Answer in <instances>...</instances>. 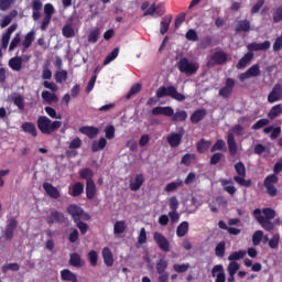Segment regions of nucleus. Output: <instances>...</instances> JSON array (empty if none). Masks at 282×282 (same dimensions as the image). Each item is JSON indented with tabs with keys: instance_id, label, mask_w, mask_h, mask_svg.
<instances>
[{
	"instance_id": "nucleus-22",
	"label": "nucleus",
	"mask_w": 282,
	"mask_h": 282,
	"mask_svg": "<svg viewBox=\"0 0 282 282\" xmlns=\"http://www.w3.org/2000/svg\"><path fill=\"white\" fill-rule=\"evenodd\" d=\"M31 8L33 11L32 13L33 21H39V19H41V10H43V2H41V0H32Z\"/></svg>"
},
{
	"instance_id": "nucleus-1",
	"label": "nucleus",
	"mask_w": 282,
	"mask_h": 282,
	"mask_svg": "<svg viewBox=\"0 0 282 282\" xmlns=\"http://www.w3.org/2000/svg\"><path fill=\"white\" fill-rule=\"evenodd\" d=\"M67 213L70 215L76 228H78L80 235H87V230H89V225H87L85 221L91 220V215L87 214L83 207L70 204L67 207Z\"/></svg>"
},
{
	"instance_id": "nucleus-58",
	"label": "nucleus",
	"mask_w": 282,
	"mask_h": 282,
	"mask_svg": "<svg viewBox=\"0 0 282 282\" xmlns=\"http://www.w3.org/2000/svg\"><path fill=\"white\" fill-rule=\"evenodd\" d=\"M216 257H224L226 254V241H220L215 248Z\"/></svg>"
},
{
	"instance_id": "nucleus-16",
	"label": "nucleus",
	"mask_w": 282,
	"mask_h": 282,
	"mask_svg": "<svg viewBox=\"0 0 282 282\" xmlns=\"http://www.w3.org/2000/svg\"><path fill=\"white\" fill-rule=\"evenodd\" d=\"M282 98V86L281 84H275L272 90L268 95V102H279Z\"/></svg>"
},
{
	"instance_id": "nucleus-40",
	"label": "nucleus",
	"mask_w": 282,
	"mask_h": 282,
	"mask_svg": "<svg viewBox=\"0 0 282 282\" xmlns=\"http://www.w3.org/2000/svg\"><path fill=\"white\" fill-rule=\"evenodd\" d=\"M220 184L224 187V191H226V193H228L229 195H235V193H237V187H235L234 185H228L234 184L232 180H221Z\"/></svg>"
},
{
	"instance_id": "nucleus-17",
	"label": "nucleus",
	"mask_w": 282,
	"mask_h": 282,
	"mask_svg": "<svg viewBox=\"0 0 282 282\" xmlns=\"http://www.w3.org/2000/svg\"><path fill=\"white\" fill-rule=\"evenodd\" d=\"M248 52H267L270 50V41H264L262 43L252 42L247 45Z\"/></svg>"
},
{
	"instance_id": "nucleus-61",
	"label": "nucleus",
	"mask_w": 282,
	"mask_h": 282,
	"mask_svg": "<svg viewBox=\"0 0 282 282\" xmlns=\"http://www.w3.org/2000/svg\"><path fill=\"white\" fill-rule=\"evenodd\" d=\"M188 268H191V264H188V263L174 264L173 265L174 272H177L178 274H182L184 272H188Z\"/></svg>"
},
{
	"instance_id": "nucleus-3",
	"label": "nucleus",
	"mask_w": 282,
	"mask_h": 282,
	"mask_svg": "<svg viewBox=\"0 0 282 282\" xmlns=\"http://www.w3.org/2000/svg\"><path fill=\"white\" fill-rule=\"evenodd\" d=\"M36 127L43 135H52L63 127L61 121H52L47 116L37 117Z\"/></svg>"
},
{
	"instance_id": "nucleus-51",
	"label": "nucleus",
	"mask_w": 282,
	"mask_h": 282,
	"mask_svg": "<svg viewBox=\"0 0 282 282\" xmlns=\"http://www.w3.org/2000/svg\"><path fill=\"white\" fill-rule=\"evenodd\" d=\"M236 32H250V21L241 20L236 26Z\"/></svg>"
},
{
	"instance_id": "nucleus-30",
	"label": "nucleus",
	"mask_w": 282,
	"mask_h": 282,
	"mask_svg": "<svg viewBox=\"0 0 282 282\" xmlns=\"http://www.w3.org/2000/svg\"><path fill=\"white\" fill-rule=\"evenodd\" d=\"M68 263L73 268H83L85 265V261H83V258L77 252L70 253Z\"/></svg>"
},
{
	"instance_id": "nucleus-56",
	"label": "nucleus",
	"mask_w": 282,
	"mask_h": 282,
	"mask_svg": "<svg viewBox=\"0 0 282 282\" xmlns=\"http://www.w3.org/2000/svg\"><path fill=\"white\" fill-rule=\"evenodd\" d=\"M247 73L249 74L250 78H257V76H261V68L259 67V64H254L247 69Z\"/></svg>"
},
{
	"instance_id": "nucleus-47",
	"label": "nucleus",
	"mask_w": 282,
	"mask_h": 282,
	"mask_svg": "<svg viewBox=\"0 0 282 282\" xmlns=\"http://www.w3.org/2000/svg\"><path fill=\"white\" fill-rule=\"evenodd\" d=\"M19 270H21V265H19V263H17V262L2 265L3 274H8V272H10V271L19 272Z\"/></svg>"
},
{
	"instance_id": "nucleus-43",
	"label": "nucleus",
	"mask_w": 282,
	"mask_h": 282,
	"mask_svg": "<svg viewBox=\"0 0 282 282\" xmlns=\"http://www.w3.org/2000/svg\"><path fill=\"white\" fill-rule=\"evenodd\" d=\"M12 102L20 111H25V99L22 95L12 97Z\"/></svg>"
},
{
	"instance_id": "nucleus-53",
	"label": "nucleus",
	"mask_w": 282,
	"mask_h": 282,
	"mask_svg": "<svg viewBox=\"0 0 282 282\" xmlns=\"http://www.w3.org/2000/svg\"><path fill=\"white\" fill-rule=\"evenodd\" d=\"M141 90H142L141 84L132 85L129 93L126 95L127 100H130V98L135 96V94H140Z\"/></svg>"
},
{
	"instance_id": "nucleus-37",
	"label": "nucleus",
	"mask_w": 282,
	"mask_h": 282,
	"mask_svg": "<svg viewBox=\"0 0 282 282\" xmlns=\"http://www.w3.org/2000/svg\"><path fill=\"white\" fill-rule=\"evenodd\" d=\"M210 144H213L212 141H208L206 139H200L197 143H196V149L198 153H206V151H208V149H210Z\"/></svg>"
},
{
	"instance_id": "nucleus-34",
	"label": "nucleus",
	"mask_w": 282,
	"mask_h": 282,
	"mask_svg": "<svg viewBox=\"0 0 282 282\" xmlns=\"http://www.w3.org/2000/svg\"><path fill=\"white\" fill-rule=\"evenodd\" d=\"M144 184V174H137L134 182L130 183V191L138 192Z\"/></svg>"
},
{
	"instance_id": "nucleus-49",
	"label": "nucleus",
	"mask_w": 282,
	"mask_h": 282,
	"mask_svg": "<svg viewBox=\"0 0 282 282\" xmlns=\"http://www.w3.org/2000/svg\"><path fill=\"white\" fill-rule=\"evenodd\" d=\"M180 186H184V181L177 180V182H171L165 186V192L173 193V191H177Z\"/></svg>"
},
{
	"instance_id": "nucleus-11",
	"label": "nucleus",
	"mask_w": 282,
	"mask_h": 282,
	"mask_svg": "<svg viewBox=\"0 0 282 282\" xmlns=\"http://www.w3.org/2000/svg\"><path fill=\"white\" fill-rule=\"evenodd\" d=\"M46 224L53 226V224H65L67 218L64 213L58 212L57 209H51L50 214L46 216Z\"/></svg>"
},
{
	"instance_id": "nucleus-46",
	"label": "nucleus",
	"mask_w": 282,
	"mask_h": 282,
	"mask_svg": "<svg viewBox=\"0 0 282 282\" xmlns=\"http://www.w3.org/2000/svg\"><path fill=\"white\" fill-rule=\"evenodd\" d=\"M62 34L65 39H74L76 36V31L72 24H65L62 29Z\"/></svg>"
},
{
	"instance_id": "nucleus-60",
	"label": "nucleus",
	"mask_w": 282,
	"mask_h": 282,
	"mask_svg": "<svg viewBox=\"0 0 282 282\" xmlns=\"http://www.w3.org/2000/svg\"><path fill=\"white\" fill-rule=\"evenodd\" d=\"M185 39L187 41H192V42H196V41H199V36L197 35V31L193 30V29H189L186 34H185Z\"/></svg>"
},
{
	"instance_id": "nucleus-21",
	"label": "nucleus",
	"mask_w": 282,
	"mask_h": 282,
	"mask_svg": "<svg viewBox=\"0 0 282 282\" xmlns=\"http://www.w3.org/2000/svg\"><path fill=\"white\" fill-rule=\"evenodd\" d=\"M254 58V53L247 52L238 62L236 65L237 69H246L250 63H252V59Z\"/></svg>"
},
{
	"instance_id": "nucleus-20",
	"label": "nucleus",
	"mask_w": 282,
	"mask_h": 282,
	"mask_svg": "<svg viewBox=\"0 0 282 282\" xmlns=\"http://www.w3.org/2000/svg\"><path fill=\"white\" fill-rule=\"evenodd\" d=\"M182 138H184V133L172 132L170 135H167V144H170L172 149H176V147L182 144Z\"/></svg>"
},
{
	"instance_id": "nucleus-54",
	"label": "nucleus",
	"mask_w": 282,
	"mask_h": 282,
	"mask_svg": "<svg viewBox=\"0 0 282 282\" xmlns=\"http://www.w3.org/2000/svg\"><path fill=\"white\" fill-rule=\"evenodd\" d=\"M88 261L93 268L98 265V252L96 250H91L87 254Z\"/></svg>"
},
{
	"instance_id": "nucleus-33",
	"label": "nucleus",
	"mask_w": 282,
	"mask_h": 282,
	"mask_svg": "<svg viewBox=\"0 0 282 282\" xmlns=\"http://www.w3.org/2000/svg\"><path fill=\"white\" fill-rule=\"evenodd\" d=\"M61 279L62 281L78 282V275H76V273L72 272L69 269H64L61 271Z\"/></svg>"
},
{
	"instance_id": "nucleus-26",
	"label": "nucleus",
	"mask_w": 282,
	"mask_h": 282,
	"mask_svg": "<svg viewBox=\"0 0 282 282\" xmlns=\"http://www.w3.org/2000/svg\"><path fill=\"white\" fill-rule=\"evenodd\" d=\"M227 144H228L229 155H231V158H235L238 151L237 141L235 140V134L229 133L227 135Z\"/></svg>"
},
{
	"instance_id": "nucleus-41",
	"label": "nucleus",
	"mask_w": 282,
	"mask_h": 282,
	"mask_svg": "<svg viewBox=\"0 0 282 282\" xmlns=\"http://www.w3.org/2000/svg\"><path fill=\"white\" fill-rule=\"evenodd\" d=\"M282 113V105L278 104L271 108V110L268 112V118L270 120H274L275 118H279Z\"/></svg>"
},
{
	"instance_id": "nucleus-48",
	"label": "nucleus",
	"mask_w": 282,
	"mask_h": 282,
	"mask_svg": "<svg viewBox=\"0 0 282 282\" xmlns=\"http://www.w3.org/2000/svg\"><path fill=\"white\" fill-rule=\"evenodd\" d=\"M246 254H247L246 250H239V251L232 252L229 254L228 261H231V262L240 261V259H243Z\"/></svg>"
},
{
	"instance_id": "nucleus-4",
	"label": "nucleus",
	"mask_w": 282,
	"mask_h": 282,
	"mask_svg": "<svg viewBox=\"0 0 282 282\" xmlns=\"http://www.w3.org/2000/svg\"><path fill=\"white\" fill-rule=\"evenodd\" d=\"M165 96L173 98V100H177V102H184V100H186V96H184V94L178 93L175 86H161L156 90V98H165Z\"/></svg>"
},
{
	"instance_id": "nucleus-15",
	"label": "nucleus",
	"mask_w": 282,
	"mask_h": 282,
	"mask_svg": "<svg viewBox=\"0 0 282 282\" xmlns=\"http://www.w3.org/2000/svg\"><path fill=\"white\" fill-rule=\"evenodd\" d=\"M227 62L228 54H226L224 51H218L210 56V62L207 65L208 67H210V65H225Z\"/></svg>"
},
{
	"instance_id": "nucleus-38",
	"label": "nucleus",
	"mask_w": 282,
	"mask_h": 282,
	"mask_svg": "<svg viewBox=\"0 0 282 282\" xmlns=\"http://www.w3.org/2000/svg\"><path fill=\"white\" fill-rule=\"evenodd\" d=\"M79 177L86 182H94V171L89 167L79 170Z\"/></svg>"
},
{
	"instance_id": "nucleus-62",
	"label": "nucleus",
	"mask_w": 282,
	"mask_h": 282,
	"mask_svg": "<svg viewBox=\"0 0 282 282\" xmlns=\"http://www.w3.org/2000/svg\"><path fill=\"white\" fill-rule=\"evenodd\" d=\"M56 83H65L67 80V70H58L55 74Z\"/></svg>"
},
{
	"instance_id": "nucleus-27",
	"label": "nucleus",
	"mask_w": 282,
	"mask_h": 282,
	"mask_svg": "<svg viewBox=\"0 0 282 282\" xmlns=\"http://www.w3.org/2000/svg\"><path fill=\"white\" fill-rule=\"evenodd\" d=\"M206 116V109H197L191 115L189 120L192 124H198V122H202Z\"/></svg>"
},
{
	"instance_id": "nucleus-29",
	"label": "nucleus",
	"mask_w": 282,
	"mask_h": 282,
	"mask_svg": "<svg viewBox=\"0 0 282 282\" xmlns=\"http://www.w3.org/2000/svg\"><path fill=\"white\" fill-rule=\"evenodd\" d=\"M105 265L111 268L113 265V253L109 247H105L101 251Z\"/></svg>"
},
{
	"instance_id": "nucleus-31",
	"label": "nucleus",
	"mask_w": 282,
	"mask_h": 282,
	"mask_svg": "<svg viewBox=\"0 0 282 282\" xmlns=\"http://www.w3.org/2000/svg\"><path fill=\"white\" fill-rule=\"evenodd\" d=\"M9 67L13 72H21L23 69V58L19 56L12 57L9 59Z\"/></svg>"
},
{
	"instance_id": "nucleus-12",
	"label": "nucleus",
	"mask_w": 282,
	"mask_h": 282,
	"mask_svg": "<svg viewBox=\"0 0 282 282\" xmlns=\"http://www.w3.org/2000/svg\"><path fill=\"white\" fill-rule=\"evenodd\" d=\"M237 84V82L231 78L228 77L225 80V86L223 88L219 89L218 95L220 96V98H229L232 96V93L235 91V85Z\"/></svg>"
},
{
	"instance_id": "nucleus-59",
	"label": "nucleus",
	"mask_w": 282,
	"mask_h": 282,
	"mask_svg": "<svg viewBox=\"0 0 282 282\" xmlns=\"http://www.w3.org/2000/svg\"><path fill=\"white\" fill-rule=\"evenodd\" d=\"M263 241V231L257 230L252 235V243L253 246H259Z\"/></svg>"
},
{
	"instance_id": "nucleus-24",
	"label": "nucleus",
	"mask_w": 282,
	"mask_h": 282,
	"mask_svg": "<svg viewBox=\"0 0 282 282\" xmlns=\"http://www.w3.org/2000/svg\"><path fill=\"white\" fill-rule=\"evenodd\" d=\"M173 22V15L167 14L161 19L160 23V34L164 36L166 32H169V29L171 28V23Z\"/></svg>"
},
{
	"instance_id": "nucleus-55",
	"label": "nucleus",
	"mask_w": 282,
	"mask_h": 282,
	"mask_svg": "<svg viewBox=\"0 0 282 282\" xmlns=\"http://www.w3.org/2000/svg\"><path fill=\"white\" fill-rule=\"evenodd\" d=\"M193 160H197V155L191 153L184 154L182 156L181 164H183L184 166H191Z\"/></svg>"
},
{
	"instance_id": "nucleus-2",
	"label": "nucleus",
	"mask_w": 282,
	"mask_h": 282,
	"mask_svg": "<svg viewBox=\"0 0 282 282\" xmlns=\"http://www.w3.org/2000/svg\"><path fill=\"white\" fill-rule=\"evenodd\" d=\"M152 116H166L167 118L172 117L173 122H184L188 118V112L186 110H173L171 106H158L152 109Z\"/></svg>"
},
{
	"instance_id": "nucleus-44",
	"label": "nucleus",
	"mask_w": 282,
	"mask_h": 282,
	"mask_svg": "<svg viewBox=\"0 0 282 282\" xmlns=\"http://www.w3.org/2000/svg\"><path fill=\"white\" fill-rule=\"evenodd\" d=\"M127 230V221L118 220L113 225V235H122Z\"/></svg>"
},
{
	"instance_id": "nucleus-13",
	"label": "nucleus",
	"mask_w": 282,
	"mask_h": 282,
	"mask_svg": "<svg viewBox=\"0 0 282 282\" xmlns=\"http://www.w3.org/2000/svg\"><path fill=\"white\" fill-rule=\"evenodd\" d=\"M153 239L162 252H171V242L162 235V232L155 231L153 234Z\"/></svg>"
},
{
	"instance_id": "nucleus-9",
	"label": "nucleus",
	"mask_w": 282,
	"mask_h": 282,
	"mask_svg": "<svg viewBox=\"0 0 282 282\" xmlns=\"http://www.w3.org/2000/svg\"><path fill=\"white\" fill-rule=\"evenodd\" d=\"M253 217H256L258 224H260L261 228H263V230H267V232H271V230H274V223H272V219H265V217L261 215V209H254Z\"/></svg>"
},
{
	"instance_id": "nucleus-5",
	"label": "nucleus",
	"mask_w": 282,
	"mask_h": 282,
	"mask_svg": "<svg viewBox=\"0 0 282 282\" xmlns=\"http://www.w3.org/2000/svg\"><path fill=\"white\" fill-rule=\"evenodd\" d=\"M235 171L237 173V176H234V182H236V184H239V186L250 188V186H252V181L246 180V165L243 164V162L236 163Z\"/></svg>"
},
{
	"instance_id": "nucleus-57",
	"label": "nucleus",
	"mask_w": 282,
	"mask_h": 282,
	"mask_svg": "<svg viewBox=\"0 0 282 282\" xmlns=\"http://www.w3.org/2000/svg\"><path fill=\"white\" fill-rule=\"evenodd\" d=\"M44 111H46V113H47V116H50V118H53L55 120H61L63 118V116L61 113L56 112V109H54L50 106H46L44 108Z\"/></svg>"
},
{
	"instance_id": "nucleus-63",
	"label": "nucleus",
	"mask_w": 282,
	"mask_h": 282,
	"mask_svg": "<svg viewBox=\"0 0 282 282\" xmlns=\"http://www.w3.org/2000/svg\"><path fill=\"white\" fill-rule=\"evenodd\" d=\"M279 239H281L279 234H274L273 237L269 240V247L272 248V250H276V248H279Z\"/></svg>"
},
{
	"instance_id": "nucleus-18",
	"label": "nucleus",
	"mask_w": 282,
	"mask_h": 282,
	"mask_svg": "<svg viewBox=\"0 0 282 282\" xmlns=\"http://www.w3.org/2000/svg\"><path fill=\"white\" fill-rule=\"evenodd\" d=\"M79 133H82L83 135H87L89 140H94V138H97L98 133H100V129L94 126H84L79 128Z\"/></svg>"
},
{
	"instance_id": "nucleus-14",
	"label": "nucleus",
	"mask_w": 282,
	"mask_h": 282,
	"mask_svg": "<svg viewBox=\"0 0 282 282\" xmlns=\"http://www.w3.org/2000/svg\"><path fill=\"white\" fill-rule=\"evenodd\" d=\"M55 9L52 3H46L44 6V19L42 20L40 30L45 31L47 30V25H50V22L52 21V17L54 15Z\"/></svg>"
},
{
	"instance_id": "nucleus-32",
	"label": "nucleus",
	"mask_w": 282,
	"mask_h": 282,
	"mask_svg": "<svg viewBox=\"0 0 282 282\" xmlns=\"http://www.w3.org/2000/svg\"><path fill=\"white\" fill-rule=\"evenodd\" d=\"M21 129L24 133H29V135H32V138H36V135H39V132L36 131V124H34L33 122L22 123Z\"/></svg>"
},
{
	"instance_id": "nucleus-39",
	"label": "nucleus",
	"mask_w": 282,
	"mask_h": 282,
	"mask_svg": "<svg viewBox=\"0 0 282 282\" xmlns=\"http://www.w3.org/2000/svg\"><path fill=\"white\" fill-rule=\"evenodd\" d=\"M107 147V139L100 138L98 141H94L91 143L93 153H98V151H102Z\"/></svg>"
},
{
	"instance_id": "nucleus-42",
	"label": "nucleus",
	"mask_w": 282,
	"mask_h": 282,
	"mask_svg": "<svg viewBox=\"0 0 282 282\" xmlns=\"http://www.w3.org/2000/svg\"><path fill=\"white\" fill-rule=\"evenodd\" d=\"M42 98L48 105H52V102H58V96H56V94L50 93L48 90L42 91Z\"/></svg>"
},
{
	"instance_id": "nucleus-35",
	"label": "nucleus",
	"mask_w": 282,
	"mask_h": 282,
	"mask_svg": "<svg viewBox=\"0 0 282 282\" xmlns=\"http://www.w3.org/2000/svg\"><path fill=\"white\" fill-rule=\"evenodd\" d=\"M263 133L270 134V140H276V138H279V135H281V127H275L274 126H269L267 128L263 129Z\"/></svg>"
},
{
	"instance_id": "nucleus-25",
	"label": "nucleus",
	"mask_w": 282,
	"mask_h": 282,
	"mask_svg": "<svg viewBox=\"0 0 282 282\" xmlns=\"http://www.w3.org/2000/svg\"><path fill=\"white\" fill-rule=\"evenodd\" d=\"M82 193H85V184L82 182H77L68 188V195L72 197H80Z\"/></svg>"
},
{
	"instance_id": "nucleus-45",
	"label": "nucleus",
	"mask_w": 282,
	"mask_h": 282,
	"mask_svg": "<svg viewBox=\"0 0 282 282\" xmlns=\"http://www.w3.org/2000/svg\"><path fill=\"white\" fill-rule=\"evenodd\" d=\"M188 235V221H182L176 228V236L182 238Z\"/></svg>"
},
{
	"instance_id": "nucleus-6",
	"label": "nucleus",
	"mask_w": 282,
	"mask_h": 282,
	"mask_svg": "<svg viewBox=\"0 0 282 282\" xmlns=\"http://www.w3.org/2000/svg\"><path fill=\"white\" fill-rule=\"evenodd\" d=\"M176 66L181 74H186V76H194V74H197V69H199V65L188 61L186 57L181 58Z\"/></svg>"
},
{
	"instance_id": "nucleus-64",
	"label": "nucleus",
	"mask_w": 282,
	"mask_h": 282,
	"mask_svg": "<svg viewBox=\"0 0 282 282\" xmlns=\"http://www.w3.org/2000/svg\"><path fill=\"white\" fill-rule=\"evenodd\" d=\"M273 23H281L282 21V6L278 7L273 13L272 18Z\"/></svg>"
},
{
	"instance_id": "nucleus-36",
	"label": "nucleus",
	"mask_w": 282,
	"mask_h": 282,
	"mask_svg": "<svg viewBox=\"0 0 282 282\" xmlns=\"http://www.w3.org/2000/svg\"><path fill=\"white\" fill-rule=\"evenodd\" d=\"M35 35H36V33L34 31L26 33V35L24 36V40L22 42L23 52H25V50H30L32 43H34Z\"/></svg>"
},
{
	"instance_id": "nucleus-10",
	"label": "nucleus",
	"mask_w": 282,
	"mask_h": 282,
	"mask_svg": "<svg viewBox=\"0 0 282 282\" xmlns=\"http://www.w3.org/2000/svg\"><path fill=\"white\" fill-rule=\"evenodd\" d=\"M155 269L159 274V282H169L170 274L166 272L169 262L164 259H160L156 261Z\"/></svg>"
},
{
	"instance_id": "nucleus-52",
	"label": "nucleus",
	"mask_w": 282,
	"mask_h": 282,
	"mask_svg": "<svg viewBox=\"0 0 282 282\" xmlns=\"http://www.w3.org/2000/svg\"><path fill=\"white\" fill-rule=\"evenodd\" d=\"M215 151H226V141L224 139H218L212 147L210 153H215Z\"/></svg>"
},
{
	"instance_id": "nucleus-8",
	"label": "nucleus",
	"mask_w": 282,
	"mask_h": 282,
	"mask_svg": "<svg viewBox=\"0 0 282 282\" xmlns=\"http://www.w3.org/2000/svg\"><path fill=\"white\" fill-rule=\"evenodd\" d=\"M18 226L19 221L17 220V217H11L7 220V225L3 231L4 241H12V239H14V230H17Z\"/></svg>"
},
{
	"instance_id": "nucleus-19",
	"label": "nucleus",
	"mask_w": 282,
	"mask_h": 282,
	"mask_svg": "<svg viewBox=\"0 0 282 282\" xmlns=\"http://www.w3.org/2000/svg\"><path fill=\"white\" fill-rule=\"evenodd\" d=\"M212 276L216 278L215 282H226V272L224 271V265H214L212 269Z\"/></svg>"
},
{
	"instance_id": "nucleus-28",
	"label": "nucleus",
	"mask_w": 282,
	"mask_h": 282,
	"mask_svg": "<svg viewBox=\"0 0 282 282\" xmlns=\"http://www.w3.org/2000/svg\"><path fill=\"white\" fill-rule=\"evenodd\" d=\"M98 194V188H96V183L94 181L86 182V197L87 199H95Z\"/></svg>"
},
{
	"instance_id": "nucleus-7",
	"label": "nucleus",
	"mask_w": 282,
	"mask_h": 282,
	"mask_svg": "<svg viewBox=\"0 0 282 282\" xmlns=\"http://www.w3.org/2000/svg\"><path fill=\"white\" fill-rule=\"evenodd\" d=\"M279 183V176L276 174H270L264 178L263 186L267 188V193L270 197H276L279 195V189L274 184Z\"/></svg>"
},
{
	"instance_id": "nucleus-23",
	"label": "nucleus",
	"mask_w": 282,
	"mask_h": 282,
	"mask_svg": "<svg viewBox=\"0 0 282 282\" xmlns=\"http://www.w3.org/2000/svg\"><path fill=\"white\" fill-rule=\"evenodd\" d=\"M43 188L48 197H52V199H58V197H61V192L58 191V188L52 185V183H43Z\"/></svg>"
},
{
	"instance_id": "nucleus-50",
	"label": "nucleus",
	"mask_w": 282,
	"mask_h": 282,
	"mask_svg": "<svg viewBox=\"0 0 282 282\" xmlns=\"http://www.w3.org/2000/svg\"><path fill=\"white\" fill-rule=\"evenodd\" d=\"M118 54H120V48H113L112 52L109 53L104 59V65H109V63L116 61V58H118Z\"/></svg>"
}]
</instances>
